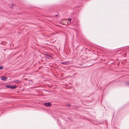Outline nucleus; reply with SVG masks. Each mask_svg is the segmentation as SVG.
<instances>
[{
    "label": "nucleus",
    "mask_w": 129,
    "mask_h": 129,
    "mask_svg": "<svg viewBox=\"0 0 129 129\" xmlns=\"http://www.w3.org/2000/svg\"><path fill=\"white\" fill-rule=\"evenodd\" d=\"M11 85H6V86L7 88H11Z\"/></svg>",
    "instance_id": "obj_6"
},
{
    "label": "nucleus",
    "mask_w": 129,
    "mask_h": 129,
    "mask_svg": "<svg viewBox=\"0 0 129 129\" xmlns=\"http://www.w3.org/2000/svg\"><path fill=\"white\" fill-rule=\"evenodd\" d=\"M61 63L64 64H71V62L69 61H66V62H61Z\"/></svg>",
    "instance_id": "obj_3"
},
{
    "label": "nucleus",
    "mask_w": 129,
    "mask_h": 129,
    "mask_svg": "<svg viewBox=\"0 0 129 129\" xmlns=\"http://www.w3.org/2000/svg\"><path fill=\"white\" fill-rule=\"evenodd\" d=\"M68 106H71V105H68Z\"/></svg>",
    "instance_id": "obj_10"
},
{
    "label": "nucleus",
    "mask_w": 129,
    "mask_h": 129,
    "mask_svg": "<svg viewBox=\"0 0 129 129\" xmlns=\"http://www.w3.org/2000/svg\"><path fill=\"white\" fill-rule=\"evenodd\" d=\"M44 105L45 106L47 107L50 106L51 105V104L50 102L44 103Z\"/></svg>",
    "instance_id": "obj_2"
},
{
    "label": "nucleus",
    "mask_w": 129,
    "mask_h": 129,
    "mask_svg": "<svg viewBox=\"0 0 129 129\" xmlns=\"http://www.w3.org/2000/svg\"><path fill=\"white\" fill-rule=\"evenodd\" d=\"M7 79V78L5 76H2V77L1 79L3 80H5Z\"/></svg>",
    "instance_id": "obj_4"
},
{
    "label": "nucleus",
    "mask_w": 129,
    "mask_h": 129,
    "mask_svg": "<svg viewBox=\"0 0 129 129\" xmlns=\"http://www.w3.org/2000/svg\"><path fill=\"white\" fill-rule=\"evenodd\" d=\"M3 68V66H1V67H0V69L1 70V69H2Z\"/></svg>",
    "instance_id": "obj_8"
},
{
    "label": "nucleus",
    "mask_w": 129,
    "mask_h": 129,
    "mask_svg": "<svg viewBox=\"0 0 129 129\" xmlns=\"http://www.w3.org/2000/svg\"><path fill=\"white\" fill-rule=\"evenodd\" d=\"M52 58V56L50 55L47 54L45 56V59H50Z\"/></svg>",
    "instance_id": "obj_1"
},
{
    "label": "nucleus",
    "mask_w": 129,
    "mask_h": 129,
    "mask_svg": "<svg viewBox=\"0 0 129 129\" xmlns=\"http://www.w3.org/2000/svg\"><path fill=\"white\" fill-rule=\"evenodd\" d=\"M126 84L127 85L129 86V82H126Z\"/></svg>",
    "instance_id": "obj_9"
},
{
    "label": "nucleus",
    "mask_w": 129,
    "mask_h": 129,
    "mask_svg": "<svg viewBox=\"0 0 129 129\" xmlns=\"http://www.w3.org/2000/svg\"><path fill=\"white\" fill-rule=\"evenodd\" d=\"M16 86H15V85H13V86H11V89H15L16 87Z\"/></svg>",
    "instance_id": "obj_5"
},
{
    "label": "nucleus",
    "mask_w": 129,
    "mask_h": 129,
    "mask_svg": "<svg viewBox=\"0 0 129 129\" xmlns=\"http://www.w3.org/2000/svg\"><path fill=\"white\" fill-rule=\"evenodd\" d=\"M71 20L72 19L71 18H69L68 19V20L70 22L71 21Z\"/></svg>",
    "instance_id": "obj_7"
}]
</instances>
